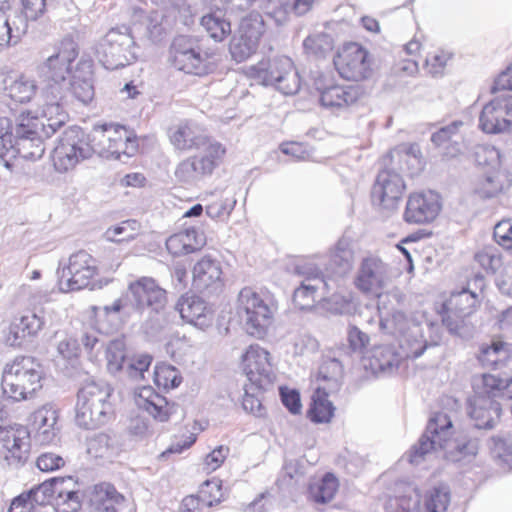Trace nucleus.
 I'll list each match as a JSON object with an SVG mask.
<instances>
[{"instance_id": "f257e3e1", "label": "nucleus", "mask_w": 512, "mask_h": 512, "mask_svg": "<svg viewBox=\"0 0 512 512\" xmlns=\"http://www.w3.org/2000/svg\"><path fill=\"white\" fill-rule=\"evenodd\" d=\"M15 144L8 118H0V160L3 166L12 170L18 158L36 160L45 152V140L50 136L40 114L31 110L19 114L16 119Z\"/></svg>"}, {"instance_id": "f03ea898", "label": "nucleus", "mask_w": 512, "mask_h": 512, "mask_svg": "<svg viewBox=\"0 0 512 512\" xmlns=\"http://www.w3.org/2000/svg\"><path fill=\"white\" fill-rule=\"evenodd\" d=\"M114 389L107 383H84L77 393L75 422L85 429H97L111 422L116 415Z\"/></svg>"}, {"instance_id": "7ed1b4c3", "label": "nucleus", "mask_w": 512, "mask_h": 512, "mask_svg": "<svg viewBox=\"0 0 512 512\" xmlns=\"http://www.w3.org/2000/svg\"><path fill=\"white\" fill-rule=\"evenodd\" d=\"M45 373L41 363L32 356H16L2 371L3 393L15 401L34 398L43 388Z\"/></svg>"}, {"instance_id": "20e7f679", "label": "nucleus", "mask_w": 512, "mask_h": 512, "mask_svg": "<svg viewBox=\"0 0 512 512\" xmlns=\"http://www.w3.org/2000/svg\"><path fill=\"white\" fill-rule=\"evenodd\" d=\"M168 63L174 70L196 77L208 76L217 68L215 53L204 50L199 37L185 34L172 39L168 48Z\"/></svg>"}, {"instance_id": "39448f33", "label": "nucleus", "mask_w": 512, "mask_h": 512, "mask_svg": "<svg viewBox=\"0 0 512 512\" xmlns=\"http://www.w3.org/2000/svg\"><path fill=\"white\" fill-rule=\"evenodd\" d=\"M246 75L257 84L275 86L286 95L294 94L299 88L294 64L286 56L262 58L247 68Z\"/></svg>"}, {"instance_id": "423d86ee", "label": "nucleus", "mask_w": 512, "mask_h": 512, "mask_svg": "<svg viewBox=\"0 0 512 512\" xmlns=\"http://www.w3.org/2000/svg\"><path fill=\"white\" fill-rule=\"evenodd\" d=\"M95 147L90 143L82 128L72 126L59 137L51 155L52 165L59 173L74 170L77 165L90 158Z\"/></svg>"}, {"instance_id": "0eeeda50", "label": "nucleus", "mask_w": 512, "mask_h": 512, "mask_svg": "<svg viewBox=\"0 0 512 512\" xmlns=\"http://www.w3.org/2000/svg\"><path fill=\"white\" fill-rule=\"evenodd\" d=\"M100 268L97 259L85 250L71 254L61 268L58 287L62 292L93 289L99 282Z\"/></svg>"}, {"instance_id": "6e6552de", "label": "nucleus", "mask_w": 512, "mask_h": 512, "mask_svg": "<svg viewBox=\"0 0 512 512\" xmlns=\"http://www.w3.org/2000/svg\"><path fill=\"white\" fill-rule=\"evenodd\" d=\"M238 302L245 314L247 332L256 338H263L273 324L275 306L272 298L268 293L244 287L239 293Z\"/></svg>"}, {"instance_id": "1a4fd4ad", "label": "nucleus", "mask_w": 512, "mask_h": 512, "mask_svg": "<svg viewBox=\"0 0 512 512\" xmlns=\"http://www.w3.org/2000/svg\"><path fill=\"white\" fill-rule=\"evenodd\" d=\"M135 40L129 28L113 27L99 40L96 54L107 69L123 68L136 61Z\"/></svg>"}, {"instance_id": "9d476101", "label": "nucleus", "mask_w": 512, "mask_h": 512, "mask_svg": "<svg viewBox=\"0 0 512 512\" xmlns=\"http://www.w3.org/2000/svg\"><path fill=\"white\" fill-rule=\"evenodd\" d=\"M92 145L95 152L119 159L132 157L139 152V138L132 129L119 124H104L94 129Z\"/></svg>"}, {"instance_id": "9b49d317", "label": "nucleus", "mask_w": 512, "mask_h": 512, "mask_svg": "<svg viewBox=\"0 0 512 512\" xmlns=\"http://www.w3.org/2000/svg\"><path fill=\"white\" fill-rule=\"evenodd\" d=\"M313 86L319 104L332 111L349 109L357 105L364 96L362 87L341 84L333 75H318Z\"/></svg>"}, {"instance_id": "f8f14e48", "label": "nucleus", "mask_w": 512, "mask_h": 512, "mask_svg": "<svg viewBox=\"0 0 512 512\" xmlns=\"http://www.w3.org/2000/svg\"><path fill=\"white\" fill-rule=\"evenodd\" d=\"M265 32V22L261 15L251 13L243 17L229 41L228 50L231 58L237 63H242L254 56Z\"/></svg>"}, {"instance_id": "ddd939ff", "label": "nucleus", "mask_w": 512, "mask_h": 512, "mask_svg": "<svg viewBox=\"0 0 512 512\" xmlns=\"http://www.w3.org/2000/svg\"><path fill=\"white\" fill-rule=\"evenodd\" d=\"M200 146L204 148L201 156L188 157L177 165L175 177L179 182H188L195 175H211L224 163L227 156V148L224 144L205 136Z\"/></svg>"}, {"instance_id": "4468645a", "label": "nucleus", "mask_w": 512, "mask_h": 512, "mask_svg": "<svg viewBox=\"0 0 512 512\" xmlns=\"http://www.w3.org/2000/svg\"><path fill=\"white\" fill-rule=\"evenodd\" d=\"M480 306L478 294L468 288L452 291L437 308V314L442 324L453 333L466 327L468 319L474 315Z\"/></svg>"}, {"instance_id": "2eb2a0df", "label": "nucleus", "mask_w": 512, "mask_h": 512, "mask_svg": "<svg viewBox=\"0 0 512 512\" xmlns=\"http://www.w3.org/2000/svg\"><path fill=\"white\" fill-rule=\"evenodd\" d=\"M78 56L79 45L72 36L67 35L55 44L53 53L42 65L50 87L62 85L72 76Z\"/></svg>"}, {"instance_id": "dca6fc26", "label": "nucleus", "mask_w": 512, "mask_h": 512, "mask_svg": "<svg viewBox=\"0 0 512 512\" xmlns=\"http://www.w3.org/2000/svg\"><path fill=\"white\" fill-rule=\"evenodd\" d=\"M239 368L247 382L273 386L276 381V363L272 353L261 345L250 344L239 358Z\"/></svg>"}, {"instance_id": "f3484780", "label": "nucleus", "mask_w": 512, "mask_h": 512, "mask_svg": "<svg viewBox=\"0 0 512 512\" xmlns=\"http://www.w3.org/2000/svg\"><path fill=\"white\" fill-rule=\"evenodd\" d=\"M339 75L350 81H363L373 74L369 52L358 43H348L338 50L333 60Z\"/></svg>"}, {"instance_id": "a211bd4d", "label": "nucleus", "mask_w": 512, "mask_h": 512, "mask_svg": "<svg viewBox=\"0 0 512 512\" xmlns=\"http://www.w3.org/2000/svg\"><path fill=\"white\" fill-rule=\"evenodd\" d=\"M406 183L393 169H381L371 186L370 201L382 210H395L406 192Z\"/></svg>"}, {"instance_id": "6ab92c4d", "label": "nucleus", "mask_w": 512, "mask_h": 512, "mask_svg": "<svg viewBox=\"0 0 512 512\" xmlns=\"http://www.w3.org/2000/svg\"><path fill=\"white\" fill-rule=\"evenodd\" d=\"M390 282L388 266L377 257L363 259L354 278L361 293L377 299L387 293Z\"/></svg>"}, {"instance_id": "aec40b11", "label": "nucleus", "mask_w": 512, "mask_h": 512, "mask_svg": "<svg viewBox=\"0 0 512 512\" xmlns=\"http://www.w3.org/2000/svg\"><path fill=\"white\" fill-rule=\"evenodd\" d=\"M442 210L441 197L432 190L415 191L409 194L403 220L408 224L426 225L434 222Z\"/></svg>"}, {"instance_id": "412c9836", "label": "nucleus", "mask_w": 512, "mask_h": 512, "mask_svg": "<svg viewBox=\"0 0 512 512\" xmlns=\"http://www.w3.org/2000/svg\"><path fill=\"white\" fill-rule=\"evenodd\" d=\"M452 436V422L448 415L442 412L435 413L427 425L426 433L411 451L410 461L418 462L427 453L445 448Z\"/></svg>"}, {"instance_id": "4be33fe9", "label": "nucleus", "mask_w": 512, "mask_h": 512, "mask_svg": "<svg viewBox=\"0 0 512 512\" xmlns=\"http://www.w3.org/2000/svg\"><path fill=\"white\" fill-rule=\"evenodd\" d=\"M133 305L136 311L142 312L150 308L155 312L164 309L167 304V292L153 278L142 276L128 284Z\"/></svg>"}, {"instance_id": "5701e85b", "label": "nucleus", "mask_w": 512, "mask_h": 512, "mask_svg": "<svg viewBox=\"0 0 512 512\" xmlns=\"http://www.w3.org/2000/svg\"><path fill=\"white\" fill-rule=\"evenodd\" d=\"M512 125V96H500L487 103L480 114L479 126L488 134L501 133Z\"/></svg>"}, {"instance_id": "b1692460", "label": "nucleus", "mask_w": 512, "mask_h": 512, "mask_svg": "<svg viewBox=\"0 0 512 512\" xmlns=\"http://www.w3.org/2000/svg\"><path fill=\"white\" fill-rule=\"evenodd\" d=\"M192 282L200 293L207 296L223 292L225 282L220 262L209 256L199 259L192 270Z\"/></svg>"}, {"instance_id": "393cba45", "label": "nucleus", "mask_w": 512, "mask_h": 512, "mask_svg": "<svg viewBox=\"0 0 512 512\" xmlns=\"http://www.w3.org/2000/svg\"><path fill=\"white\" fill-rule=\"evenodd\" d=\"M137 408L157 422H168L177 412V404L169 401L151 386H142L134 392Z\"/></svg>"}, {"instance_id": "a878e982", "label": "nucleus", "mask_w": 512, "mask_h": 512, "mask_svg": "<svg viewBox=\"0 0 512 512\" xmlns=\"http://www.w3.org/2000/svg\"><path fill=\"white\" fill-rule=\"evenodd\" d=\"M331 298L328 284L322 275L308 276L293 293V303L300 310H310L328 304Z\"/></svg>"}, {"instance_id": "bb28decb", "label": "nucleus", "mask_w": 512, "mask_h": 512, "mask_svg": "<svg viewBox=\"0 0 512 512\" xmlns=\"http://www.w3.org/2000/svg\"><path fill=\"white\" fill-rule=\"evenodd\" d=\"M90 503L94 512H136L134 502L106 482L94 486Z\"/></svg>"}, {"instance_id": "cd10ccee", "label": "nucleus", "mask_w": 512, "mask_h": 512, "mask_svg": "<svg viewBox=\"0 0 512 512\" xmlns=\"http://www.w3.org/2000/svg\"><path fill=\"white\" fill-rule=\"evenodd\" d=\"M29 451V432L25 427H3L0 432V452L10 464L26 461Z\"/></svg>"}, {"instance_id": "c85d7f7f", "label": "nucleus", "mask_w": 512, "mask_h": 512, "mask_svg": "<svg viewBox=\"0 0 512 512\" xmlns=\"http://www.w3.org/2000/svg\"><path fill=\"white\" fill-rule=\"evenodd\" d=\"M176 308L184 321L202 330L209 328L214 322V310L197 295H182L177 302Z\"/></svg>"}, {"instance_id": "c756f323", "label": "nucleus", "mask_w": 512, "mask_h": 512, "mask_svg": "<svg viewBox=\"0 0 512 512\" xmlns=\"http://www.w3.org/2000/svg\"><path fill=\"white\" fill-rule=\"evenodd\" d=\"M95 64L91 57H82L76 63L72 76L68 79L69 91L84 104L90 103L95 94L94 90Z\"/></svg>"}, {"instance_id": "7c9ffc66", "label": "nucleus", "mask_w": 512, "mask_h": 512, "mask_svg": "<svg viewBox=\"0 0 512 512\" xmlns=\"http://www.w3.org/2000/svg\"><path fill=\"white\" fill-rule=\"evenodd\" d=\"M501 410V403L498 401L479 397H471L469 401V416L479 429L494 427L500 419Z\"/></svg>"}, {"instance_id": "2f4dec72", "label": "nucleus", "mask_w": 512, "mask_h": 512, "mask_svg": "<svg viewBox=\"0 0 512 512\" xmlns=\"http://www.w3.org/2000/svg\"><path fill=\"white\" fill-rule=\"evenodd\" d=\"M4 90L13 102L24 104L35 97L38 86L30 76L22 73H9L4 79Z\"/></svg>"}, {"instance_id": "473e14b6", "label": "nucleus", "mask_w": 512, "mask_h": 512, "mask_svg": "<svg viewBox=\"0 0 512 512\" xmlns=\"http://www.w3.org/2000/svg\"><path fill=\"white\" fill-rule=\"evenodd\" d=\"M476 358L483 366L495 367L512 358V343L501 335H495L479 346Z\"/></svg>"}, {"instance_id": "72a5a7b5", "label": "nucleus", "mask_w": 512, "mask_h": 512, "mask_svg": "<svg viewBox=\"0 0 512 512\" xmlns=\"http://www.w3.org/2000/svg\"><path fill=\"white\" fill-rule=\"evenodd\" d=\"M398 361V355L392 345H375L364 356L361 362L365 369L374 374L391 370Z\"/></svg>"}, {"instance_id": "f704fd0d", "label": "nucleus", "mask_w": 512, "mask_h": 512, "mask_svg": "<svg viewBox=\"0 0 512 512\" xmlns=\"http://www.w3.org/2000/svg\"><path fill=\"white\" fill-rule=\"evenodd\" d=\"M58 411L49 404L38 408L32 415L31 429L43 444L50 443L56 436Z\"/></svg>"}, {"instance_id": "c9c22d12", "label": "nucleus", "mask_w": 512, "mask_h": 512, "mask_svg": "<svg viewBox=\"0 0 512 512\" xmlns=\"http://www.w3.org/2000/svg\"><path fill=\"white\" fill-rule=\"evenodd\" d=\"M335 413L336 406L329 399L326 387H316L310 398L307 418L314 424H328L333 420Z\"/></svg>"}, {"instance_id": "e433bc0d", "label": "nucleus", "mask_w": 512, "mask_h": 512, "mask_svg": "<svg viewBox=\"0 0 512 512\" xmlns=\"http://www.w3.org/2000/svg\"><path fill=\"white\" fill-rule=\"evenodd\" d=\"M165 245L169 254L179 257L199 251L204 241L195 228H188L170 235Z\"/></svg>"}, {"instance_id": "4c0bfd02", "label": "nucleus", "mask_w": 512, "mask_h": 512, "mask_svg": "<svg viewBox=\"0 0 512 512\" xmlns=\"http://www.w3.org/2000/svg\"><path fill=\"white\" fill-rule=\"evenodd\" d=\"M198 125L191 120H184L169 131V140L178 150L188 151L199 148L205 136L197 134Z\"/></svg>"}, {"instance_id": "58836bf2", "label": "nucleus", "mask_w": 512, "mask_h": 512, "mask_svg": "<svg viewBox=\"0 0 512 512\" xmlns=\"http://www.w3.org/2000/svg\"><path fill=\"white\" fill-rule=\"evenodd\" d=\"M339 490V480L331 472L319 479H312L307 487L308 499L317 504L331 502Z\"/></svg>"}, {"instance_id": "ea45409f", "label": "nucleus", "mask_w": 512, "mask_h": 512, "mask_svg": "<svg viewBox=\"0 0 512 512\" xmlns=\"http://www.w3.org/2000/svg\"><path fill=\"white\" fill-rule=\"evenodd\" d=\"M416 489L408 484L398 483L384 503L385 512H411L417 504Z\"/></svg>"}, {"instance_id": "a19ab883", "label": "nucleus", "mask_w": 512, "mask_h": 512, "mask_svg": "<svg viewBox=\"0 0 512 512\" xmlns=\"http://www.w3.org/2000/svg\"><path fill=\"white\" fill-rule=\"evenodd\" d=\"M142 234V224L136 219H127L108 227L104 237L107 241L120 244L133 241Z\"/></svg>"}, {"instance_id": "79ce46f5", "label": "nucleus", "mask_w": 512, "mask_h": 512, "mask_svg": "<svg viewBox=\"0 0 512 512\" xmlns=\"http://www.w3.org/2000/svg\"><path fill=\"white\" fill-rule=\"evenodd\" d=\"M270 385H259L254 382L244 384L242 407L244 410L256 417H264L266 408L263 405V395L270 388Z\"/></svg>"}, {"instance_id": "37998d69", "label": "nucleus", "mask_w": 512, "mask_h": 512, "mask_svg": "<svg viewBox=\"0 0 512 512\" xmlns=\"http://www.w3.org/2000/svg\"><path fill=\"white\" fill-rule=\"evenodd\" d=\"M200 25L215 42H223L231 34V22L218 11L203 15Z\"/></svg>"}, {"instance_id": "c03bdc74", "label": "nucleus", "mask_w": 512, "mask_h": 512, "mask_svg": "<svg viewBox=\"0 0 512 512\" xmlns=\"http://www.w3.org/2000/svg\"><path fill=\"white\" fill-rule=\"evenodd\" d=\"M343 374V367L336 359H328L321 363L318 371L313 376L314 383L326 387V390L336 388Z\"/></svg>"}, {"instance_id": "a18cd8bd", "label": "nucleus", "mask_w": 512, "mask_h": 512, "mask_svg": "<svg viewBox=\"0 0 512 512\" xmlns=\"http://www.w3.org/2000/svg\"><path fill=\"white\" fill-rule=\"evenodd\" d=\"M40 116L44 119L50 138L69 120L68 112L58 102L43 105Z\"/></svg>"}, {"instance_id": "49530a36", "label": "nucleus", "mask_w": 512, "mask_h": 512, "mask_svg": "<svg viewBox=\"0 0 512 512\" xmlns=\"http://www.w3.org/2000/svg\"><path fill=\"white\" fill-rule=\"evenodd\" d=\"M462 125L463 123L461 121H455L451 125L439 129L431 137V140L435 145L439 147H444V154L449 158L456 157L461 153V149L458 142L454 141L453 144H451L450 142L452 140V137L457 133L459 127H461Z\"/></svg>"}, {"instance_id": "de8ad7c7", "label": "nucleus", "mask_w": 512, "mask_h": 512, "mask_svg": "<svg viewBox=\"0 0 512 512\" xmlns=\"http://www.w3.org/2000/svg\"><path fill=\"white\" fill-rule=\"evenodd\" d=\"M180 371L167 363H160L155 366L154 383L164 390L177 388L182 383Z\"/></svg>"}, {"instance_id": "09e8293b", "label": "nucleus", "mask_w": 512, "mask_h": 512, "mask_svg": "<svg viewBox=\"0 0 512 512\" xmlns=\"http://www.w3.org/2000/svg\"><path fill=\"white\" fill-rule=\"evenodd\" d=\"M450 498L448 487L439 485L425 493L423 504L427 512H446L450 504Z\"/></svg>"}, {"instance_id": "8fccbe9b", "label": "nucleus", "mask_w": 512, "mask_h": 512, "mask_svg": "<svg viewBox=\"0 0 512 512\" xmlns=\"http://www.w3.org/2000/svg\"><path fill=\"white\" fill-rule=\"evenodd\" d=\"M475 261L487 272L498 273L503 269L501 254L493 247H484L475 254Z\"/></svg>"}, {"instance_id": "3c124183", "label": "nucleus", "mask_w": 512, "mask_h": 512, "mask_svg": "<svg viewBox=\"0 0 512 512\" xmlns=\"http://www.w3.org/2000/svg\"><path fill=\"white\" fill-rule=\"evenodd\" d=\"M504 173L500 165L494 167L490 173L483 178L480 184V193L487 198L494 197L503 191Z\"/></svg>"}, {"instance_id": "603ef678", "label": "nucleus", "mask_w": 512, "mask_h": 512, "mask_svg": "<svg viewBox=\"0 0 512 512\" xmlns=\"http://www.w3.org/2000/svg\"><path fill=\"white\" fill-rule=\"evenodd\" d=\"M125 344L121 340H113L109 342L105 351L108 370L118 372L123 368L126 358Z\"/></svg>"}, {"instance_id": "864d4df0", "label": "nucleus", "mask_w": 512, "mask_h": 512, "mask_svg": "<svg viewBox=\"0 0 512 512\" xmlns=\"http://www.w3.org/2000/svg\"><path fill=\"white\" fill-rule=\"evenodd\" d=\"M199 496L208 507L219 504L224 499L221 480L212 478L205 481L199 489Z\"/></svg>"}, {"instance_id": "5fc2aeb1", "label": "nucleus", "mask_w": 512, "mask_h": 512, "mask_svg": "<svg viewBox=\"0 0 512 512\" xmlns=\"http://www.w3.org/2000/svg\"><path fill=\"white\" fill-rule=\"evenodd\" d=\"M347 343L351 353L360 354L361 357L369 351L370 337L356 325L347 328Z\"/></svg>"}, {"instance_id": "6e6d98bb", "label": "nucleus", "mask_w": 512, "mask_h": 512, "mask_svg": "<svg viewBox=\"0 0 512 512\" xmlns=\"http://www.w3.org/2000/svg\"><path fill=\"white\" fill-rule=\"evenodd\" d=\"M451 56L449 51L436 47L428 52L425 59V67L433 75L440 74L444 71Z\"/></svg>"}, {"instance_id": "4d7b16f0", "label": "nucleus", "mask_w": 512, "mask_h": 512, "mask_svg": "<svg viewBox=\"0 0 512 512\" xmlns=\"http://www.w3.org/2000/svg\"><path fill=\"white\" fill-rule=\"evenodd\" d=\"M230 448L226 445H219L205 456L202 463L203 471L212 473L219 469L227 459Z\"/></svg>"}, {"instance_id": "13d9d810", "label": "nucleus", "mask_w": 512, "mask_h": 512, "mask_svg": "<svg viewBox=\"0 0 512 512\" xmlns=\"http://www.w3.org/2000/svg\"><path fill=\"white\" fill-rule=\"evenodd\" d=\"M48 481L53 493L54 502L56 499L63 497V495L74 493V491L79 490L78 482L71 476L55 477Z\"/></svg>"}, {"instance_id": "bf43d9fd", "label": "nucleus", "mask_w": 512, "mask_h": 512, "mask_svg": "<svg viewBox=\"0 0 512 512\" xmlns=\"http://www.w3.org/2000/svg\"><path fill=\"white\" fill-rule=\"evenodd\" d=\"M24 494L29 495V500L31 504H33L34 509L38 506H45L47 504L54 505L53 493L50 489L48 480L44 481L43 483L32 488Z\"/></svg>"}, {"instance_id": "052dcab7", "label": "nucleus", "mask_w": 512, "mask_h": 512, "mask_svg": "<svg viewBox=\"0 0 512 512\" xmlns=\"http://www.w3.org/2000/svg\"><path fill=\"white\" fill-rule=\"evenodd\" d=\"M22 31L19 28L13 29L4 10H0V49L7 47L12 42L17 43Z\"/></svg>"}, {"instance_id": "680f3d73", "label": "nucleus", "mask_w": 512, "mask_h": 512, "mask_svg": "<svg viewBox=\"0 0 512 512\" xmlns=\"http://www.w3.org/2000/svg\"><path fill=\"white\" fill-rule=\"evenodd\" d=\"M494 239L504 249L512 250V219H505L496 224Z\"/></svg>"}, {"instance_id": "e2e57ef3", "label": "nucleus", "mask_w": 512, "mask_h": 512, "mask_svg": "<svg viewBox=\"0 0 512 512\" xmlns=\"http://www.w3.org/2000/svg\"><path fill=\"white\" fill-rule=\"evenodd\" d=\"M281 401L290 413L297 415L301 413L302 403L300 393L296 389L286 386L279 389Z\"/></svg>"}, {"instance_id": "0e129e2a", "label": "nucleus", "mask_w": 512, "mask_h": 512, "mask_svg": "<svg viewBox=\"0 0 512 512\" xmlns=\"http://www.w3.org/2000/svg\"><path fill=\"white\" fill-rule=\"evenodd\" d=\"M21 11L28 21H36L46 13V0H21Z\"/></svg>"}, {"instance_id": "69168bd1", "label": "nucleus", "mask_w": 512, "mask_h": 512, "mask_svg": "<svg viewBox=\"0 0 512 512\" xmlns=\"http://www.w3.org/2000/svg\"><path fill=\"white\" fill-rule=\"evenodd\" d=\"M152 363V356L149 354H136L128 362V373L132 377H143Z\"/></svg>"}, {"instance_id": "338daca9", "label": "nucleus", "mask_w": 512, "mask_h": 512, "mask_svg": "<svg viewBox=\"0 0 512 512\" xmlns=\"http://www.w3.org/2000/svg\"><path fill=\"white\" fill-rule=\"evenodd\" d=\"M54 507L56 512H77L81 508L79 490L56 499Z\"/></svg>"}, {"instance_id": "774afa93", "label": "nucleus", "mask_w": 512, "mask_h": 512, "mask_svg": "<svg viewBox=\"0 0 512 512\" xmlns=\"http://www.w3.org/2000/svg\"><path fill=\"white\" fill-rule=\"evenodd\" d=\"M36 465L43 472H52L64 467L65 460L54 453H43L37 458Z\"/></svg>"}]
</instances>
